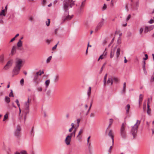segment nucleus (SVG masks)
Segmentation results:
<instances>
[{
	"mask_svg": "<svg viewBox=\"0 0 154 154\" xmlns=\"http://www.w3.org/2000/svg\"><path fill=\"white\" fill-rule=\"evenodd\" d=\"M105 20L103 19H102L101 21L98 23L95 29L96 31H97L100 29L103 25Z\"/></svg>",
	"mask_w": 154,
	"mask_h": 154,
	"instance_id": "423d86ee",
	"label": "nucleus"
},
{
	"mask_svg": "<svg viewBox=\"0 0 154 154\" xmlns=\"http://www.w3.org/2000/svg\"><path fill=\"white\" fill-rule=\"evenodd\" d=\"M106 8V5L105 4L104 5V6L103 7V10H105Z\"/></svg>",
	"mask_w": 154,
	"mask_h": 154,
	"instance_id": "6e6d98bb",
	"label": "nucleus"
},
{
	"mask_svg": "<svg viewBox=\"0 0 154 154\" xmlns=\"http://www.w3.org/2000/svg\"><path fill=\"white\" fill-rule=\"evenodd\" d=\"M59 76L58 75H56L54 76V82H57L59 80Z\"/></svg>",
	"mask_w": 154,
	"mask_h": 154,
	"instance_id": "4468645a",
	"label": "nucleus"
},
{
	"mask_svg": "<svg viewBox=\"0 0 154 154\" xmlns=\"http://www.w3.org/2000/svg\"><path fill=\"white\" fill-rule=\"evenodd\" d=\"M154 81V74H152L150 79V82H152Z\"/></svg>",
	"mask_w": 154,
	"mask_h": 154,
	"instance_id": "ea45409f",
	"label": "nucleus"
},
{
	"mask_svg": "<svg viewBox=\"0 0 154 154\" xmlns=\"http://www.w3.org/2000/svg\"><path fill=\"white\" fill-rule=\"evenodd\" d=\"M15 39V38L14 37L13 38H12L10 41V42H12L13 41H14Z\"/></svg>",
	"mask_w": 154,
	"mask_h": 154,
	"instance_id": "0e129e2a",
	"label": "nucleus"
},
{
	"mask_svg": "<svg viewBox=\"0 0 154 154\" xmlns=\"http://www.w3.org/2000/svg\"><path fill=\"white\" fill-rule=\"evenodd\" d=\"M106 63L105 62L103 65V66H102V67L101 68V69H100V73H101V72H102V71H103V68L106 65Z\"/></svg>",
	"mask_w": 154,
	"mask_h": 154,
	"instance_id": "72a5a7b5",
	"label": "nucleus"
},
{
	"mask_svg": "<svg viewBox=\"0 0 154 154\" xmlns=\"http://www.w3.org/2000/svg\"><path fill=\"white\" fill-rule=\"evenodd\" d=\"M21 128L19 125H17V128L15 132V135L17 137L20 136V131Z\"/></svg>",
	"mask_w": 154,
	"mask_h": 154,
	"instance_id": "0eeeda50",
	"label": "nucleus"
},
{
	"mask_svg": "<svg viewBox=\"0 0 154 154\" xmlns=\"http://www.w3.org/2000/svg\"><path fill=\"white\" fill-rule=\"evenodd\" d=\"M113 122V120L112 119H109V123L110 125H112Z\"/></svg>",
	"mask_w": 154,
	"mask_h": 154,
	"instance_id": "603ef678",
	"label": "nucleus"
},
{
	"mask_svg": "<svg viewBox=\"0 0 154 154\" xmlns=\"http://www.w3.org/2000/svg\"><path fill=\"white\" fill-rule=\"evenodd\" d=\"M143 71L144 74L145 75H146L147 74V71H146V69H143Z\"/></svg>",
	"mask_w": 154,
	"mask_h": 154,
	"instance_id": "4d7b16f0",
	"label": "nucleus"
},
{
	"mask_svg": "<svg viewBox=\"0 0 154 154\" xmlns=\"http://www.w3.org/2000/svg\"><path fill=\"white\" fill-rule=\"evenodd\" d=\"M16 47L15 46H14L11 49V54L12 55H13L14 53L16 52Z\"/></svg>",
	"mask_w": 154,
	"mask_h": 154,
	"instance_id": "2eb2a0df",
	"label": "nucleus"
},
{
	"mask_svg": "<svg viewBox=\"0 0 154 154\" xmlns=\"http://www.w3.org/2000/svg\"><path fill=\"white\" fill-rule=\"evenodd\" d=\"M88 150H89V152H90L91 151V143H88Z\"/></svg>",
	"mask_w": 154,
	"mask_h": 154,
	"instance_id": "e433bc0d",
	"label": "nucleus"
},
{
	"mask_svg": "<svg viewBox=\"0 0 154 154\" xmlns=\"http://www.w3.org/2000/svg\"><path fill=\"white\" fill-rule=\"evenodd\" d=\"M131 35V32H128V37H130Z\"/></svg>",
	"mask_w": 154,
	"mask_h": 154,
	"instance_id": "bf43d9fd",
	"label": "nucleus"
},
{
	"mask_svg": "<svg viewBox=\"0 0 154 154\" xmlns=\"http://www.w3.org/2000/svg\"><path fill=\"white\" fill-rule=\"evenodd\" d=\"M114 38H112V40L111 42H110V43L109 45V46H108L109 47L113 43V42L114 41Z\"/></svg>",
	"mask_w": 154,
	"mask_h": 154,
	"instance_id": "3c124183",
	"label": "nucleus"
},
{
	"mask_svg": "<svg viewBox=\"0 0 154 154\" xmlns=\"http://www.w3.org/2000/svg\"><path fill=\"white\" fill-rule=\"evenodd\" d=\"M24 79H22L20 81V83L21 86H23L24 85Z\"/></svg>",
	"mask_w": 154,
	"mask_h": 154,
	"instance_id": "4c0bfd02",
	"label": "nucleus"
},
{
	"mask_svg": "<svg viewBox=\"0 0 154 154\" xmlns=\"http://www.w3.org/2000/svg\"><path fill=\"white\" fill-rule=\"evenodd\" d=\"M71 140V138L69 137V136H67L65 140V142L67 145L70 144Z\"/></svg>",
	"mask_w": 154,
	"mask_h": 154,
	"instance_id": "9b49d317",
	"label": "nucleus"
},
{
	"mask_svg": "<svg viewBox=\"0 0 154 154\" xmlns=\"http://www.w3.org/2000/svg\"><path fill=\"white\" fill-rule=\"evenodd\" d=\"M91 137V136H89L88 138L87 139V143H88L89 142V139Z\"/></svg>",
	"mask_w": 154,
	"mask_h": 154,
	"instance_id": "69168bd1",
	"label": "nucleus"
},
{
	"mask_svg": "<svg viewBox=\"0 0 154 154\" xmlns=\"http://www.w3.org/2000/svg\"><path fill=\"white\" fill-rule=\"evenodd\" d=\"M154 28V25H151L149 26H146L145 27L144 32L146 33L149 31L152 30Z\"/></svg>",
	"mask_w": 154,
	"mask_h": 154,
	"instance_id": "6e6552de",
	"label": "nucleus"
},
{
	"mask_svg": "<svg viewBox=\"0 0 154 154\" xmlns=\"http://www.w3.org/2000/svg\"><path fill=\"white\" fill-rule=\"evenodd\" d=\"M104 57H103L102 55L101 54L100 56V57H99V58L98 59V61H99V60L100 59H103V58H104Z\"/></svg>",
	"mask_w": 154,
	"mask_h": 154,
	"instance_id": "49530a36",
	"label": "nucleus"
},
{
	"mask_svg": "<svg viewBox=\"0 0 154 154\" xmlns=\"http://www.w3.org/2000/svg\"><path fill=\"white\" fill-rule=\"evenodd\" d=\"M48 21H46L45 22L46 25L47 26H48L50 25V19H48Z\"/></svg>",
	"mask_w": 154,
	"mask_h": 154,
	"instance_id": "f704fd0d",
	"label": "nucleus"
},
{
	"mask_svg": "<svg viewBox=\"0 0 154 154\" xmlns=\"http://www.w3.org/2000/svg\"><path fill=\"white\" fill-rule=\"evenodd\" d=\"M113 80L116 82H118L119 80L116 77H114L113 78Z\"/></svg>",
	"mask_w": 154,
	"mask_h": 154,
	"instance_id": "37998d69",
	"label": "nucleus"
},
{
	"mask_svg": "<svg viewBox=\"0 0 154 154\" xmlns=\"http://www.w3.org/2000/svg\"><path fill=\"white\" fill-rule=\"evenodd\" d=\"M29 98L28 97L27 101L25 102L24 103V111L26 112V114L29 112Z\"/></svg>",
	"mask_w": 154,
	"mask_h": 154,
	"instance_id": "39448f33",
	"label": "nucleus"
},
{
	"mask_svg": "<svg viewBox=\"0 0 154 154\" xmlns=\"http://www.w3.org/2000/svg\"><path fill=\"white\" fill-rule=\"evenodd\" d=\"M81 119H77V128H78L79 126V123L80 122Z\"/></svg>",
	"mask_w": 154,
	"mask_h": 154,
	"instance_id": "473e14b6",
	"label": "nucleus"
},
{
	"mask_svg": "<svg viewBox=\"0 0 154 154\" xmlns=\"http://www.w3.org/2000/svg\"><path fill=\"white\" fill-rule=\"evenodd\" d=\"M92 102H91V104H90V107H89V109H88V112H89V111L90 110L91 106H92Z\"/></svg>",
	"mask_w": 154,
	"mask_h": 154,
	"instance_id": "13d9d810",
	"label": "nucleus"
},
{
	"mask_svg": "<svg viewBox=\"0 0 154 154\" xmlns=\"http://www.w3.org/2000/svg\"><path fill=\"white\" fill-rule=\"evenodd\" d=\"M38 76L34 75L33 80L34 82H35L36 84H39V82L38 79Z\"/></svg>",
	"mask_w": 154,
	"mask_h": 154,
	"instance_id": "ddd939ff",
	"label": "nucleus"
},
{
	"mask_svg": "<svg viewBox=\"0 0 154 154\" xmlns=\"http://www.w3.org/2000/svg\"><path fill=\"white\" fill-rule=\"evenodd\" d=\"M130 108V106L129 104H127L126 107L125 109L126 110V113H128L129 112V110Z\"/></svg>",
	"mask_w": 154,
	"mask_h": 154,
	"instance_id": "412c9836",
	"label": "nucleus"
},
{
	"mask_svg": "<svg viewBox=\"0 0 154 154\" xmlns=\"http://www.w3.org/2000/svg\"><path fill=\"white\" fill-rule=\"evenodd\" d=\"M5 100L7 103H9L10 101V98L8 96H6L5 98Z\"/></svg>",
	"mask_w": 154,
	"mask_h": 154,
	"instance_id": "a878e982",
	"label": "nucleus"
},
{
	"mask_svg": "<svg viewBox=\"0 0 154 154\" xmlns=\"http://www.w3.org/2000/svg\"><path fill=\"white\" fill-rule=\"evenodd\" d=\"M15 102H16L17 104H18L19 103V101L18 99H16V100Z\"/></svg>",
	"mask_w": 154,
	"mask_h": 154,
	"instance_id": "774afa93",
	"label": "nucleus"
},
{
	"mask_svg": "<svg viewBox=\"0 0 154 154\" xmlns=\"http://www.w3.org/2000/svg\"><path fill=\"white\" fill-rule=\"evenodd\" d=\"M113 145H112V146H110V148H109V152H111V149H112V146Z\"/></svg>",
	"mask_w": 154,
	"mask_h": 154,
	"instance_id": "052dcab7",
	"label": "nucleus"
},
{
	"mask_svg": "<svg viewBox=\"0 0 154 154\" xmlns=\"http://www.w3.org/2000/svg\"><path fill=\"white\" fill-rule=\"evenodd\" d=\"M4 56L3 55H2L0 57V62L1 63H3L4 60Z\"/></svg>",
	"mask_w": 154,
	"mask_h": 154,
	"instance_id": "c85d7f7f",
	"label": "nucleus"
},
{
	"mask_svg": "<svg viewBox=\"0 0 154 154\" xmlns=\"http://www.w3.org/2000/svg\"><path fill=\"white\" fill-rule=\"evenodd\" d=\"M106 48H105V50L102 54V55L105 57L107 54V52L106 51Z\"/></svg>",
	"mask_w": 154,
	"mask_h": 154,
	"instance_id": "c756f323",
	"label": "nucleus"
},
{
	"mask_svg": "<svg viewBox=\"0 0 154 154\" xmlns=\"http://www.w3.org/2000/svg\"><path fill=\"white\" fill-rule=\"evenodd\" d=\"M125 88H126V83L124 82L123 84V91H124V92L125 91Z\"/></svg>",
	"mask_w": 154,
	"mask_h": 154,
	"instance_id": "a19ab883",
	"label": "nucleus"
},
{
	"mask_svg": "<svg viewBox=\"0 0 154 154\" xmlns=\"http://www.w3.org/2000/svg\"><path fill=\"white\" fill-rule=\"evenodd\" d=\"M51 58H52L51 56H50L49 57H48L46 60V63H49L50 62V61L51 59Z\"/></svg>",
	"mask_w": 154,
	"mask_h": 154,
	"instance_id": "cd10ccee",
	"label": "nucleus"
},
{
	"mask_svg": "<svg viewBox=\"0 0 154 154\" xmlns=\"http://www.w3.org/2000/svg\"><path fill=\"white\" fill-rule=\"evenodd\" d=\"M83 132V129H81L78 133V135L77 136V137H78L79 136H80L82 133Z\"/></svg>",
	"mask_w": 154,
	"mask_h": 154,
	"instance_id": "7c9ffc66",
	"label": "nucleus"
},
{
	"mask_svg": "<svg viewBox=\"0 0 154 154\" xmlns=\"http://www.w3.org/2000/svg\"><path fill=\"white\" fill-rule=\"evenodd\" d=\"M76 131L75 130H74L72 133H71L69 135H68L67 136H69V137L70 138H71L73 136L74 137H75V134Z\"/></svg>",
	"mask_w": 154,
	"mask_h": 154,
	"instance_id": "a211bd4d",
	"label": "nucleus"
},
{
	"mask_svg": "<svg viewBox=\"0 0 154 154\" xmlns=\"http://www.w3.org/2000/svg\"><path fill=\"white\" fill-rule=\"evenodd\" d=\"M51 40H49V39H47L46 40V42L48 43V44H49L50 42H51Z\"/></svg>",
	"mask_w": 154,
	"mask_h": 154,
	"instance_id": "e2e57ef3",
	"label": "nucleus"
},
{
	"mask_svg": "<svg viewBox=\"0 0 154 154\" xmlns=\"http://www.w3.org/2000/svg\"><path fill=\"white\" fill-rule=\"evenodd\" d=\"M148 23L150 24L154 23V20L151 19L149 21Z\"/></svg>",
	"mask_w": 154,
	"mask_h": 154,
	"instance_id": "79ce46f5",
	"label": "nucleus"
},
{
	"mask_svg": "<svg viewBox=\"0 0 154 154\" xmlns=\"http://www.w3.org/2000/svg\"><path fill=\"white\" fill-rule=\"evenodd\" d=\"M131 17V15L129 14V15H128V17L127 18V19H126V21H128V20H129V19Z\"/></svg>",
	"mask_w": 154,
	"mask_h": 154,
	"instance_id": "8fccbe9b",
	"label": "nucleus"
},
{
	"mask_svg": "<svg viewBox=\"0 0 154 154\" xmlns=\"http://www.w3.org/2000/svg\"><path fill=\"white\" fill-rule=\"evenodd\" d=\"M107 83L108 85H112L113 80L112 77L109 78L108 79L107 82Z\"/></svg>",
	"mask_w": 154,
	"mask_h": 154,
	"instance_id": "f8f14e48",
	"label": "nucleus"
},
{
	"mask_svg": "<svg viewBox=\"0 0 154 154\" xmlns=\"http://www.w3.org/2000/svg\"><path fill=\"white\" fill-rule=\"evenodd\" d=\"M5 9L2 10L1 12L0 13V16H5Z\"/></svg>",
	"mask_w": 154,
	"mask_h": 154,
	"instance_id": "b1692460",
	"label": "nucleus"
},
{
	"mask_svg": "<svg viewBox=\"0 0 154 154\" xmlns=\"http://www.w3.org/2000/svg\"><path fill=\"white\" fill-rule=\"evenodd\" d=\"M37 90L38 91H42V89L41 87H39L37 88Z\"/></svg>",
	"mask_w": 154,
	"mask_h": 154,
	"instance_id": "5fc2aeb1",
	"label": "nucleus"
},
{
	"mask_svg": "<svg viewBox=\"0 0 154 154\" xmlns=\"http://www.w3.org/2000/svg\"><path fill=\"white\" fill-rule=\"evenodd\" d=\"M85 0H84L82 2L81 4L79 7L80 11L83 8L85 4Z\"/></svg>",
	"mask_w": 154,
	"mask_h": 154,
	"instance_id": "dca6fc26",
	"label": "nucleus"
},
{
	"mask_svg": "<svg viewBox=\"0 0 154 154\" xmlns=\"http://www.w3.org/2000/svg\"><path fill=\"white\" fill-rule=\"evenodd\" d=\"M20 153L22 154H27L26 151L24 150L21 151Z\"/></svg>",
	"mask_w": 154,
	"mask_h": 154,
	"instance_id": "a18cd8bd",
	"label": "nucleus"
},
{
	"mask_svg": "<svg viewBox=\"0 0 154 154\" xmlns=\"http://www.w3.org/2000/svg\"><path fill=\"white\" fill-rule=\"evenodd\" d=\"M94 116V113H91V114L90 116L91 117H93Z\"/></svg>",
	"mask_w": 154,
	"mask_h": 154,
	"instance_id": "338daca9",
	"label": "nucleus"
},
{
	"mask_svg": "<svg viewBox=\"0 0 154 154\" xmlns=\"http://www.w3.org/2000/svg\"><path fill=\"white\" fill-rule=\"evenodd\" d=\"M91 87H89L87 91V94L88 97L90 96L91 94Z\"/></svg>",
	"mask_w": 154,
	"mask_h": 154,
	"instance_id": "5701e85b",
	"label": "nucleus"
},
{
	"mask_svg": "<svg viewBox=\"0 0 154 154\" xmlns=\"http://www.w3.org/2000/svg\"><path fill=\"white\" fill-rule=\"evenodd\" d=\"M147 107L148 108V110L147 111V113L149 115L150 113V110L149 109V103L148 102V103L147 104Z\"/></svg>",
	"mask_w": 154,
	"mask_h": 154,
	"instance_id": "393cba45",
	"label": "nucleus"
},
{
	"mask_svg": "<svg viewBox=\"0 0 154 154\" xmlns=\"http://www.w3.org/2000/svg\"><path fill=\"white\" fill-rule=\"evenodd\" d=\"M9 96L10 97H14V95L13 94L12 90H11V92L10 93Z\"/></svg>",
	"mask_w": 154,
	"mask_h": 154,
	"instance_id": "58836bf2",
	"label": "nucleus"
},
{
	"mask_svg": "<svg viewBox=\"0 0 154 154\" xmlns=\"http://www.w3.org/2000/svg\"><path fill=\"white\" fill-rule=\"evenodd\" d=\"M143 30V28H141L139 30V32L140 34H141Z\"/></svg>",
	"mask_w": 154,
	"mask_h": 154,
	"instance_id": "09e8293b",
	"label": "nucleus"
},
{
	"mask_svg": "<svg viewBox=\"0 0 154 154\" xmlns=\"http://www.w3.org/2000/svg\"><path fill=\"white\" fill-rule=\"evenodd\" d=\"M120 49L119 48H117L116 53V57L117 58H118L120 55Z\"/></svg>",
	"mask_w": 154,
	"mask_h": 154,
	"instance_id": "f3484780",
	"label": "nucleus"
},
{
	"mask_svg": "<svg viewBox=\"0 0 154 154\" xmlns=\"http://www.w3.org/2000/svg\"><path fill=\"white\" fill-rule=\"evenodd\" d=\"M107 74H106L104 76L103 80V85L104 86H106V77L107 76Z\"/></svg>",
	"mask_w": 154,
	"mask_h": 154,
	"instance_id": "aec40b11",
	"label": "nucleus"
},
{
	"mask_svg": "<svg viewBox=\"0 0 154 154\" xmlns=\"http://www.w3.org/2000/svg\"><path fill=\"white\" fill-rule=\"evenodd\" d=\"M46 0H43L42 2V4L43 5H44L46 3Z\"/></svg>",
	"mask_w": 154,
	"mask_h": 154,
	"instance_id": "864d4df0",
	"label": "nucleus"
},
{
	"mask_svg": "<svg viewBox=\"0 0 154 154\" xmlns=\"http://www.w3.org/2000/svg\"><path fill=\"white\" fill-rule=\"evenodd\" d=\"M75 1L73 0H64L63 1V8L65 10V15L63 17V21L71 19L72 17L69 15V7L72 8L75 5Z\"/></svg>",
	"mask_w": 154,
	"mask_h": 154,
	"instance_id": "f257e3e1",
	"label": "nucleus"
},
{
	"mask_svg": "<svg viewBox=\"0 0 154 154\" xmlns=\"http://www.w3.org/2000/svg\"><path fill=\"white\" fill-rule=\"evenodd\" d=\"M108 135L109 137H110L111 138L112 140V145H113L114 144V136L113 134V133L112 132V130H110L109 131L108 133Z\"/></svg>",
	"mask_w": 154,
	"mask_h": 154,
	"instance_id": "1a4fd4ad",
	"label": "nucleus"
},
{
	"mask_svg": "<svg viewBox=\"0 0 154 154\" xmlns=\"http://www.w3.org/2000/svg\"><path fill=\"white\" fill-rule=\"evenodd\" d=\"M126 123L123 122L122 123L120 129V135L122 138L125 139L127 137L126 131L125 130Z\"/></svg>",
	"mask_w": 154,
	"mask_h": 154,
	"instance_id": "20e7f679",
	"label": "nucleus"
},
{
	"mask_svg": "<svg viewBox=\"0 0 154 154\" xmlns=\"http://www.w3.org/2000/svg\"><path fill=\"white\" fill-rule=\"evenodd\" d=\"M23 61L20 58H17L15 61V66L13 69V72L15 75L18 74L20 69L23 66Z\"/></svg>",
	"mask_w": 154,
	"mask_h": 154,
	"instance_id": "f03ea898",
	"label": "nucleus"
},
{
	"mask_svg": "<svg viewBox=\"0 0 154 154\" xmlns=\"http://www.w3.org/2000/svg\"><path fill=\"white\" fill-rule=\"evenodd\" d=\"M17 46L18 47H21L22 46V42L21 40H19L17 43Z\"/></svg>",
	"mask_w": 154,
	"mask_h": 154,
	"instance_id": "6ab92c4d",
	"label": "nucleus"
},
{
	"mask_svg": "<svg viewBox=\"0 0 154 154\" xmlns=\"http://www.w3.org/2000/svg\"><path fill=\"white\" fill-rule=\"evenodd\" d=\"M140 122V121L137 120L136 123L131 127V133L132 135L133 138H135L137 135L138 127Z\"/></svg>",
	"mask_w": 154,
	"mask_h": 154,
	"instance_id": "7ed1b4c3",
	"label": "nucleus"
},
{
	"mask_svg": "<svg viewBox=\"0 0 154 154\" xmlns=\"http://www.w3.org/2000/svg\"><path fill=\"white\" fill-rule=\"evenodd\" d=\"M50 81L49 79H48L45 82V85H46V88H47L48 87V86L49 85V83H50Z\"/></svg>",
	"mask_w": 154,
	"mask_h": 154,
	"instance_id": "bb28decb",
	"label": "nucleus"
},
{
	"mask_svg": "<svg viewBox=\"0 0 154 154\" xmlns=\"http://www.w3.org/2000/svg\"><path fill=\"white\" fill-rule=\"evenodd\" d=\"M71 126H72L71 128H74V124L73 123H72L71 124Z\"/></svg>",
	"mask_w": 154,
	"mask_h": 154,
	"instance_id": "680f3d73",
	"label": "nucleus"
},
{
	"mask_svg": "<svg viewBox=\"0 0 154 154\" xmlns=\"http://www.w3.org/2000/svg\"><path fill=\"white\" fill-rule=\"evenodd\" d=\"M59 43V42H58L57 43L56 45L54 47H53L52 48V49L53 50L55 49H56L57 47V44Z\"/></svg>",
	"mask_w": 154,
	"mask_h": 154,
	"instance_id": "de8ad7c7",
	"label": "nucleus"
},
{
	"mask_svg": "<svg viewBox=\"0 0 154 154\" xmlns=\"http://www.w3.org/2000/svg\"><path fill=\"white\" fill-rule=\"evenodd\" d=\"M114 50L113 52H112V51H111L110 54V58H112L113 56H114Z\"/></svg>",
	"mask_w": 154,
	"mask_h": 154,
	"instance_id": "c9c22d12",
	"label": "nucleus"
},
{
	"mask_svg": "<svg viewBox=\"0 0 154 154\" xmlns=\"http://www.w3.org/2000/svg\"><path fill=\"white\" fill-rule=\"evenodd\" d=\"M8 118V116L7 114H6L4 116V118L3 121H5L6 119H7Z\"/></svg>",
	"mask_w": 154,
	"mask_h": 154,
	"instance_id": "2f4dec72",
	"label": "nucleus"
},
{
	"mask_svg": "<svg viewBox=\"0 0 154 154\" xmlns=\"http://www.w3.org/2000/svg\"><path fill=\"white\" fill-rule=\"evenodd\" d=\"M145 58H143V60H146L148 58V56L147 54H145Z\"/></svg>",
	"mask_w": 154,
	"mask_h": 154,
	"instance_id": "c03bdc74",
	"label": "nucleus"
},
{
	"mask_svg": "<svg viewBox=\"0 0 154 154\" xmlns=\"http://www.w3.org/2000/svg\"><path fill=\"white\" fill-rule=\"evenodd\" d=\"M143 96L142 94H140L139 95V103L140 104V103L143 100Z\"/></svg>",
	"mask_w": 154,
	"mask_h": 154,
	"instance_id": "4be33fe9",
	"label": "nucleus"
},
{
	"mask_svg": "<svg viewBox=\"0 0 154 154\" xmlns=\"http://www.w3.org/2000/svg\"><path fill=\"white\" fill-rule=\"evenodd\" d=\"M12 65V62L10 60L8 61L5 66L4 67V69H7L9 68Z\"/></svg>",
	"mask_w": 154,
	"mask_h": 154,
	"instance_id": "9d476101",
	"label": "nucleus"
}]
</instances>
